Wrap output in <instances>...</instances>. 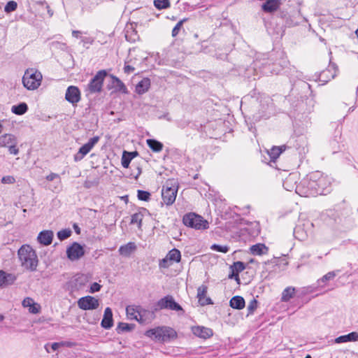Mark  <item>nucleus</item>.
<instances>
[{
	"label": "nucleus",
	"mask_w": 358,
	"mask_h": 358,
	"mask_svg": "<svg viewBox=\"0 0 358 358\" xmlns=\"http://www.w3.org/2000/svg\"><path fill=\"white\" fill-rule=\"evenodd\" d=\"M28 110V106L26 103H20L17 105H14L11 108V111L15 115H22L27 113Z\"/></svg>",
	"instance_id": "obj_29"
},
{
	"label": "nucleus",
	"mask_w": 358,
	"mask_h": 358,
	"mask_svg": "<svg viewBox=\"0 0 358 358\" xmlns=\"http://www.w3.org/2000/svg\"><path fill=\"white\" fill-rule=\"evenodd\" d=\"M257 308V301L255 299L251 300L248 306V315H252L254 313V311Z\"/></svg>",
	"instance_id": "obj_44"
},
{
	"label": "nucleus",
	"mask_w": 358,
	"mask_h": 358,
	"mask_svg": "<svg viewBox=\"0 0 358 358\" xmlns=\"http://www.w3.org/2000/svg\"><path fill=\"white\" fill-rule=\"evenodd\" d=\"M259 232H260L259 225L258 223H255V228H254V230H253L252 234V236H257V235H259Z\"/></svg>",
	"instance_id": "obj_56"
},
{
	"label": "nucleus",
	"mask_w": 358,
	"mask_h": 358,
	"mask_svg": "<svg viewBox=\"0 0 358 358\" xmlns=\"http://www.w3.org/2000/svg\"><path fill=\"white\" fill-rule=\"evenodd\" d=\"M107 72L105 70L99 71L96 75L90 80L86 87V92L90 94H96L101 92L103 84Z\"/></svg>",
	"instance_id": "obj_5"
},
{
	"label": "nucleus",
	"mask_w": 358,
	"mask_h": 358,
	"mask_svg": "<svg viewBox=\"0 0 358 358\" xmlns=\"http://www.w3.org/2000/svg\"><path fill=\"white\" fill-rule=\"evenodd\" d=\"M299 180V175L297 173H289L283 181V187L287 191H295L299 194L297 182Z\"/></svg>",
	"instance_id": "obj_12"
},
{
	"label": "nucleus",
	"mask_w": 358,
	"mask_h": 358,
	"mask_svg": "<svg viewBox=\"0 0 358 358\" xmlns=\"http://www.w3.org/2000/svg\"><path fill=\"white\" fill-rule=\"evenodd\" d=\"M13 282H11L10 278H6V285L12 284Z\"/></svg>",
	"instance_id": "obj_63"
},
{
	"label": "nucleus",
	"mask_w": 358,
	"mask_h": 358,
	"mask_svg": "<svg viewBox=\"0 0 358 358\" xmlns=\"http://www.w3.org/2000/svg\"><path fill=\"white\" fill-rule=\"evenodd\" d=\"M17 255L22 267L31 271L36 270L38 260L35 250L31 246L22 245Z\"/></svg>",
	"instance_id": "obj_2"
},
{
	"label": "nucleus",
	"mask_w": 358,
	"mask_h": 358,
	"mask_svg": "<svg viewBox=\"0 0 358 358\" xmlns=\"http://www.w3.org/2000/svg\"><path fill=\"white\" fill-rule=\"evenodd\" d=\"M157 306L159 309H169L171 310H183L181 306L175 301L171 295H166L157 301Z\"/></svg>",
	"instance_id": "obj_7"
},
{
	"label": "nucleus",
	"mask_w": 358,
	"mask_h": 358,
	"mask_svg": "<svg viewBox=\"0 0 358 358\" xmlns=\"http://www.w3.org/2000/svg\"><path fill=\"white\" fill-rule=\"evenodd\" d=\"M285 146H273L268 151V154L271 161H275L280 155L285 150Z\"/></svg>",
	"instance_id": "obj_31"
},
{
	"label": "nucleus",
	"mask_w": 358,
	"mask_h": 358,
	"mask_svg": "<svg viewBox=\"0 0 358 358\" xmlns=\"http://www.w3.org/2000/svg\"><path fill=\"white\" fill-rule=\"evenodd\" d=\"M137 196L141 201H148L150 199V194L147 191L138 190Z\"/></svg>",
	"instance_id": "obj_42"
},
{
	"label": "nucleus",
	"mask_w": 358,
	"mask_h": 358,
	"mask_svg": "<svg viewBox=\"0 0 358 358\" xmlns=\"http://www.w3.org/2000/svg\"><path fill=\"white\" fill-rule=\"evenodd\" d=\"M143 217V214L142 211H139L138 213H134L131 216V224H137L138 227L140 229L142 225V220Z\"/></svg>",
	"instance_id": "obj_36"
},
{
	"label": "nucleus",
	"mask_w": 358,
	"mask_h": 358,
	"mask_svg": "<svg viewBox=\"0 0 358 358\" xmlns=\"http://www.w3.org/2000/svg\"><path fill=\"white\" fill-rule=\"evenodd\" d=\"M78 306L84 310H95L99 306V301L92 296H83L78 299Z\"/></svg>",
	"instance_id": "obj_9"
},
{
	"label": "nucleus",
	"mask_w": 358,
	"mask_h": 358,
	"mask_svg": "<svg viewBox=\"0 0 358 358\" xmlns=\"http://www.w3.org/2000/svg\"><path fill=\"white\" fill-rule=\"evenodd\" d=\"M295 288L292 287L285 288L282 293V301L287 302L292 299L295 294Z\"/></svg>",
	"instance_id": "obj_32"
},
{
	"label": "nucleus",
	"mask_w": 358,
	"mask_h": 358,
	"mask_svg": "<svg viewBox=\"0 0 358 358\" xmlns=\"http://www.w3.org/2000/svg\"><path fill=\"white\" fill-rule=\"evenodd\" d=\"M356 106H353L352 107H350L348 110V112H352L354 111V110L355 109Z\"/></svg>",
	"instance_id": "obj_64"
},
{
	"label": "nucleus",
	"mask_w": 358,
	"mask_h": 358,
	"mask_svg": "<svg viewBox=\"0 0 358 358\" xmlns=\"http://www.w3.org/2000/svg\"><path fill=\"white\" fill-rule=\"evenodd\" d=\"M127 62H125L124 66V72L127 74H130L131 73L134 72L135 69L132 66L127 64Z\"/></svg>",
	"instance_id": "obj_53"
},
{
	"label": "nucleus",
	"mask_w": 358,
	"mask_h": 358,
	"mask_svg": "<svg viewBox=\"0 0 358 358\" xmlns=\"http://www.w3.org/2000/svg\"><path fill=\"white\" fill-rule=\"evenodd\" d=\"M150 80L148 78L142 79L136 86V92L138 94H143L150 87Z\"/></svg>",
	"instance_id": "obj_22"
},
{
	"label": "nucleus",
	"mask_w": 358,
	"mask_h": 358,
	"mask_svg": "<svg viewBox=\"0 0 358 358\" xmlns=\"http://www.w3.org/2000/svg\"><path fill=\"white\" fill-rule=\"evenodd\" d=\"M155 6L158 9H165L170 6L169 0H155Z\"/></svg>",
	"instance_id": "obj_41"
},
{
	"label": "nucleus",
	"mask_w": 358,
	"mask_h": 358,
	"mask_svg": "<svg viewBox=\"0 0 358 358\" xmlns=\"http://www.w3.org/2000/svg\"><path fill=\"white\" fill-rule=\"evenodd\" d=\"M65 99L73 106H76L81 99V93L79 88L73 85L69 86L66 91Z\"/></svg>",
	"instance_id": "obj_11"
},
{
	"label": "nucleus",
	"mask_w": 358,
	"mask_h": 358,
	"mask_svg": "<svg viewBox=\"0 0 358 358\" xmlns=\"http://www.w3.org/2000/svg\"><path fill=\"white\" fill-rule=\"evenodd\" d=\"M229 305L232 308L241 310L245 307V302L242 296H235L231 299Z\"/></svg>",
	"instance_id": "obj_27"
},
{
	"label": "nucleus",
	"mask_w": 358,
	"mask_h": 358,
	"mask_svg": "<svg viewBox=\"0 0 358 358\" xmlns=\"http://www.w3.org/2000/svg\"><path fill=\"white\" fill-rule=\"evenodd\" d=\"M231 270L234 271V273H235V280L239 283L240 279L238 276V273L245 270V265L242 262H236L233 264V265L231 266Z\"/></svg>",
	"instance_id": "obj_30"
},
{
	"label": "nucleus",
	"mask_w": 358,
	"mask_h": 358,
	"mask_svg": "<svg viewBox=\"0 0 358 358\" xmlns=\"http://www.w3.org/2000/svg\"><path fill=\"white\" fill-rule=\"evenodd\" d=\"M101 288V286L97 282H93L90 286V292L94 293L99 292Z\"/></svg>",
	"instance_id": "obj_51"
},
{
	"label": "nucleus",
	"mask_w": 358,
	"mask_h": 358,
	"mask_svg": "<svg viewBox=\"0 0 358 358\" xmlns=\"http://www.w3.org/2000/svg\"><path fill=\"white\" fill-rule=\"evenodd\" d=\"M17 7V3L15 1H10L5 6L4 11L6 13H10V12H13V11L15 10Z\"/></svg>",
	"instance_id": "obj_45"
},
{
	"label": "nucleus",
	"mask_w": 358,
	"mask_h": 358,
	"mask_svg": "<svg viewBox=\"0 0 358 358\" xmlns=\"http://www.w3.org/2000/svg\"><path fill=\"white\" fill-rule=\"evenodd\" d=\"M29 311L31 313H34V314L38 313L39 312L38 305L34 303V305H32L31 307H29Z\"/></svg>",
	"instance_id": "obj_54"
},
{
	"label": "nucleus",
	"mask_w": 358,
	"mask_h": 358,
	"mask_svg": "<svg viewBox=\"0 0 358 358\" xmlns=\"http://www.w3.org/2000/svg\"><path fill=\"white\" fill-rule=\"evenodd\" d=\"M111 77L113 79V84L117 87V89L123 93H127V90L124 83L114 76H111Z\"/></svg>",
	"instance_id": "obj_35"
},
{
	"label": "nucleus",
	"mask_w": 358,
	"mask_h": 358,
	"mask_svg": "<svg viewBox=\"0 0 358 358\" xmlns=\"http://www.w3.org/2000/svg\"><path fill=\"white\" fill-rule=\"evenodd\" d=\"M46 180L48 181H52L54 180H57L59 182H61L59 176L57 173H51L50 174L47 176Z\"/></svg>",
	"instance_id": "obj_50"
},
{
	"label": "nucleus",
	"mask_w": 358,
	"mask_h": 358,
	"mask_svg": "<svg viewBox=\"0 0 358 358\" xmlns=\"http://www.w3.org/2000/svg\"><path fill=\"white\" fill-rule=\"evenodd\" d=\"M101 325L106 329H110L113 325V313L110 308L107 307L104 310L103 317Z\"/></svg>",
	"instance_id": "obj_19"
},
{
	"label": "nucleus",
	"mask_w": 358,
	"mask_h": 358,
	"mask_svg": "<svg viewBox=\"0 0 358 358\" xmlns=\"http://www.w3.org/2000/svg\"><path fill=\"white\" fill-rule=\"evenodd\" d=\"M147 144L154 152H160L163 148V144L155 139H148Z\"/></svg>",
	"instance_id": "obj_34"
},
{
	"label": "nucleus",
	"mask_w": 358,
	"mask_h": 358,
	"mask_svg": "<svg viewBox=\"0 0 358 358\" xmlns=\"http://www.w3.org/2000/svg\"><path fill=\"white\" fill-rule=\"evenodd\" d=\"M185 20H186L185 19H183V20L179 21L176 24V25L173 27V29L172 30V36L175 37L178 34L179 31L180 30V29L182 26V24Z\"/></svg>",
	"instance_id": "obj_47"
},
{
	"label": "nucleus",
	"mask_w": 358,
	"mask_h": 358,
	"mask_svg": "<svg viewBox=\"0 0 358 358\" xmlns=\"http://www.w3.org/2000/svg\"><path fill=\"white\" fill-rule=\"evenodd\" d=\"M140 306L129 305L126 307L127 318L138 322L139 317Z\"/></svg>",
	"instance_id": "obj_21"
},
{
	"label": "nucleus",
	"mask_w": 358,
	"mask_h": 358,
	"mask_svg": "<svg viewBox=\"0 0 358 358\" xmlns=\"http://www.w3.org/2000/svg\"><path fill=\"white\" fill-rule=\"evenodd\" d=\"M173 264L168 257L166 256L162 259L159 260V268H168Z\"/></svg>",
	"instance_id": "obj_43"
},
{
	"label": "nucleus",
	"mask_w": 358,
	"mask_h": 358,
	"mask_svg": "<svg viewBox=\"0 0 358 358\" xmlns=\"http://www.w3.org/2000/svg\"><path fill=\"white\" fill-rule=\"evenodd\" d=\"M15 182V178L10 176H3L1 179V182L3 184H13Z\"/></svg>",
	"instance_id": "obj_48"
},
{
	"label": "nucleus",
	"mask_w": 358,
	"mask_h": 358,
	"mask_svg": "<svg viewBox=\"0 0 358 358\" xmlns=\"http://www.w3.org/2000/svg\"><path fill=\"white\" fill-rule=\"evenodd\" d=\"M207 290L208 287L205 285L199 286L197 289V298L201 306L213 304L210 298L206 296Z\"/></svg>",
	"instance_id": "obj_14"
},
{
	"label": "nucleus",
	"mask_w": 358,
	"mask_h": 358,
	"mask_svg": "<svg viewBox=\"0 0 358 358\" xmlns=\"http://www.w3.org/2000/svg\"><path fill=\"white\" fill-rule=\"evenodd\" d=\"M129 154H131L132 156V159L138 155V152L136 151L135 152H129Z\"/></svg>",
	"instance_id": "obj_60"
},
{
	"label": "nucleus",
	"mask_w": 358,
	"mask_h": 358,
	"mask_svg": "<svg viewBox=\"0 0 358 358\" xmlns=\"http://www.w3.org/2000/svg\"><path fill=\"white\" fill-rule=\"evenodd\" d=\"M166 256L168 257L169 259H170L173 263H178L180 262L181 259L180 252L176 248L171 250Z\"/></svg>",
	"instance_id": "obj_33"
},
{
	"label": "nucleus",
	"mask_w": 358,
	"mask_h": 358,
	"mask_svg": "<svg viewBox=\"0 0 358 358\" xmlns=\"http://www.w3.org/2000/svg\"><path fill=\"white\" fill-rule=\"evenodd\" d=\"M235 273H236V272L234 273V271L232 270V273H231V274H229V278H231V279L232 278L235 279Z\"/></svg>",
	"instance_id": "obj_61"
},
{
	"label": "nucleus",
	"mask_w": 358,
	"mask_h": 358,
	"mask_svg": "<svg viewBox=\"0 0 358 358\" xmlns=\"http://www.w3.org/2000/svg\"><path fill=\"white\" fill-rule=\"evenodd\" d=\"M340 272L339 270L329 271L324 275H323L321 278L318 279L317 281L318 287H324L325 284L331 280H333L337 274Z\"/></svg>",
	"instance_id": "obj_25"
},
{
	"label": "nucleus",
	"mask_w": 358,
	"mask_h": 358,
	"mask_svg": "<svg viewBox=\"0 0 358 358\" xmlns=\"http://www.w3.org/2000/svg\"><path fill=\"white\" fill-rule=\"evenodd\" d=\"M60 347H62L61 342L53 343L51 345L52 350H54V351L58 350Z\"/></svg>",
	"instance_id": "obj_58"
},
{
	"label": "nucleus",
	"mask_w": 358,
	"mask_h": 358,
	"mask_svg": "<svg viewBox=\"0 0 358 358\" xmlns=\"http://www.w3.org/2000/svg\"><path fill=\"white\" fill-rule=\"evenodd\" d=\"M131 155L129 153V152L124 151L122 157V166L124 168H128L129 165L132 159Z\"/></svg>",
	"instance_id": "obj_39"
},
{
	"label": "nucleus",
	"mask_w": 358,
	"mask_h": 358,
	"mask_svg": "<svg viewBox=\"0 0 358 358\" xmlns=\"http://www.w3.org/2000/svg\"><path fill=\"white\" fill-rule=\"evenodd\" d=\"M66 255L71 261H75L79 259L85 255V250L80 244L74 242L66 249Z\"/></svg>",
	"instance_id": "obj_10"
},
{
	"label": "nucleus",
	"mask_w": 358,
	"mask_h": 358,
	"mask_svg": "<svg viewBox=\"0 0 358 358\" xmlns=\"http://www.w3.org/2000/svg\"><path fill=\"white\" fill-rule=\"evenodd\" d=\"M74 229L76 231V233L79 234L80 233V229L78 228V226H76V224L74 225Z\"/></svg>",
	"instance_id": "obj_62"
},
{
	"label": "nucleus",
	"mask_w": 358,
	"mask_h": 358,
	"mask_svg": "<svg viewBox=\"0 0 358 358\" xmlns=\"http://www.w3.org/2000/svg\"><path fill=\"white\" fill-rule=\"evenodd\" d=\"M177 195V189L174 187H164L162 191V200L167 206L174 203Z\"/></svg>",
	"instance_id": "obj_13"
},
{
	"label": "nucleus",
	"mask_w": 358,
	"mask_h": 358,
	"mask_svg": "<svg viewBox=\"0 0 358 358\" xmlns=\"http://www.w3.org/2000/svg\"><path fill=\"white\" fill-rule=\"evenodd\" d=\"M192 331L196 336L204 339L210 338L213 334L211 329L200 326L193 327Z\"/></svg>",
	"instance_id": "obj_16"
},
{
	"label": "nucleus",
	"mask_w": 358,
	"mask_h": 358,
	"mask_svg": "<svg viewBox=\"0 0 358 358\" xmlns=\"http://www.w3.org/2000/svg\"><path fill=\"white\" fill-rule=\"evenodd\" d=\"M338 71V67L336 64L331 63L330 62V64L328 66V68L323 71L320 74L321 79H323L322 80L324 82H327L329 80H331L332 78H334L336 72Z\"/></svg>",
	"instance_id": "obj_15"
},
{
	"label": "nucleus",
	"mask_w": 358,
	"mask_h": 358,
	"mask_svg": "<svg viewBox=\"0 0 358 358\" xmlns=\"http://www.w3.org/2000/svg\"><path fill=\"white\" fill-rule=\"evenodd\" d=\"M139 317L138 322L140 324H147L150 322L155 317V314L153 312L145 309L140 306L139 309Z\"/></svg>",
	"instance_id": "obj_17"
},
{
	"label": "nucleus",
	"mask_w": 358,
	"mask_h": 358,
	"mask_svg": "<svg viewBox=\"0 0 358 358\" xmlns=\"http://www.w3.org/2000/svg\"><path fill=\"white\" fill-rule=\"evenodd\" d=\"M72 231L69 229H64L57 232V236L58 239L64 241L71 236Z\"/></svg>",
	"instance_id": "obj_40"
},
{
	"label": "nucleus",
	"mask_w": 358,
	"mask_h": 358,
	"mask_svg": "<svg viewBox=\"0 0 358 358\" xmlns=\"http://www.w3.org/2000/svg\"><path fill=\"white\" fill-rule=\"evenodd\" d=\"M134 324H127L124 322H120L117 327V331L118 333L124 332V331H130L134 328Z\"/></svg>",
	"instance_id": "obj_38"
},
{
	"label": "nucleus",
	"mask_w": 358,
	"mask_h": 358,
	"mask_svg": "<svg viewBox=\"0 0 358 358\" xmlns=\"http://www.w3.org/2000/svg\"><path fill=\"white\" fill-rule=\"evenodd\" d=\"M99 136H94L91 138L89 141L81 146L78 152L74 155V160L76 162L80 161L87 154H88L93 147L99 142Z\"/></svg>",
	"instance_id": "obj_8"
},
{
	"label": "nucleus",
	"mask_w": 358,
	"mask_h": 358,
	"mask_svg": "<svg viewBox=\"0 0 358 358\" xmlns=\"http://www.w3.org/2000/svg\"><path fill=\"white\" fill-rule=\"evenodd\" d=\"M80 31H76V30H73L72 31V36L75 38H82L80 36Z\"/></svg>",
	"instance_id": "obj_59"
},
{
	"label": "nucleus",
	"mask_w": 358,
	"mask_h": 358,
	"mask_svg": "<svg viewBox=\"0 0 358 358\" xmlns=\"http://www.w3.org/2000/svg\"><path fill=\"white\" fill-rule=\"evenodd\" d=\"M136 250V245L133 242H129L126 245H122L119 248V252L124 257H129Z\"/></svg>",
	"instance_id": "obj_24"
},
{
	"label": "nucleus",
	"mask_w": 358,
	"mask_h": 358,
	"mask_svg": "<svg viewBox=\"0 0 358 358\" xmlns=\"http://www.w3.org/2000/svg\"><path fill=\"white\" fill-rule=\"evenodd\" d=\"M280 6V0H267L262 4V8L266 13H272L277 10Z\"/></svg>",
	"instance_id": "obj_20"
},
{
	"label": "nucleus",
	"mask_w": 358,
	"mask_h": 358,
	"mask_svg": "<svg viewBox=\"0 0 358 358\" xmlns=\"http://www.w3.org/2000/svg\"><path fill=\"white\" fill-rule=\"evenodd\" d=\"M53 231L51 230H44L41 231L37 237L38 241L43 245H49L52 243L53 239Z\"/></svg>",
	"instance_id": "obj_18"
},
{
	"label": "nucleus",
	"mask_w": 358,
	"mask_h": 358,
	"mask_svg": "<svg viewBox=\"0 0 358 358\" xmlns=\"http://www.w3.org/2000/svg\"><path fill=\"white\" fill-rule=\"evenodd\" d=\"M16 144L17 143H13L11 145L8 147V151H9V152L10 154H13V155H17L18 154L19 150H18V148H17Z\"/></svg>",
	"instance_id": "obj_52"
},
{
	"label": "nucleus",
	"mask_w": 358,
	"mask_h": 358,
	"mask_svg": "<svg viewBox=\"0 0 358 358\" xmlns=\"http://www.w3.org/2000/svg\"><path fill=\"white\" fill-rule=\"evenodd\" d=\"M42 78L41 72L34 69H29L22 77L23 85L29 90H34L41 85Z\"/></svg>",
	"instance_id": "obj_4"
},
{
	"label": "nucleus",
	"mask_w": 358,
	"mask_h": 358,
	"mask_svg": "<svg viewBox=\"0 0 358 358\" xmlns=\"http://www.w3.org/2000/svg\"><path fill=\"white\" fill-rule=\"evenodd\" d=\"M182 222L185 226L196 229H205L208 227V222L206 220L193 213L185 215Z\"/></svg>",
	"instance_id": "obj_6"
},
{
	"label": "nucleus",
	"mask_w": 358,
	"mask_h": 358,
	"mask_svg": "<svg viewBox=\"0 0 358 358\" xmlns=\"http://www.w3.org/2000/svg\"><path fill=\"white\" fill-rule=\"evenodd\" d=\"M358 341V333L356 331L351 332L346 335L337 337L335 339L336 343H342L347 342H355Z\"/></svg>",
	"instance_id": "obj_23"
},
{
	"label": "nucleus",
	"mask_w": 358,
	"mask_h": 358,
	"mask_svg": "<svg viewBox=\"0 0 358 358\" xmlns=\"http://www.w3.org/2000/svg\"><path fill=\"white\" fill-rule=\"evenodd\" d=\"M330 179L320 171H315L307 175L299 184V195L301 196H315L330 192Z\"/></svg>",
	"instance_id": "obj_1"
},
{
	"label": "nucleus",
	"mask_w": 358,
	"mask_h": 358,
	"mask_svg": "<svg viewBox=\"0 0 358 358\" xmlns=\"http://www.w3.org/2000/svg\"><path fill=\"white\" fill-rule=\"evenodd\" d=\"M145 335L161 343L168 342L177 337V333L173 328L164 326L149 329Z\"/></svg>",
	"instance_id": "obj_3"
},
{
	"label": "nucleus",
	"mask_w": 358,
	"mask_h": 358,
	"mask_svg": "<svg viewBox=\"0 0 358 358\" xmlns=\"http://www.w3.org/2000/svg\"><path fill=\"white\" fill-rule=\"evenodd\" d=\"M13 143H17L16 138L10 134H6L0 137V145L2 147H8Z\"/></svg>",
	"instance_id": "obj_26"
},
{
	"label": "nucleus",
	"mask_w": 358,
	"mask_h": 358,
	"mask_svg": "<svg viewBox=\"0 0 358 358\" xmlns=\"http://www.w3.org/2000/svg\"><path fill=\"white\" fill-rule=\"evenodd\" d=\"M6 278H10L11 282H14L15 278L13 275L10 273H6L3 271H0V287L3 285H6Z\"/></svg>",
	"instance_id": "obj_37"
},
{
	"label": "nucleus",
	"mask_w": 358,
	"mask_h": 358,
	"mask_svg": "<svg viewBox=\"0 0 358 358\" xmlns=\"http://www.w3.org/2000/svg\"><path fill=\"white\" fill-rule=\"evenodd\" d=\"M62 347L71 348L74 345V343L70 341H62Z\"/></svg>",
	"instance_id": "obj_57"
},
{
	"label": "nucleus",
	"mask_w": 358,
	"mask_h": 358,
	"mask_svg": "<svg viewBox=\"0 0 358 358\" xmlns=\"http://www.w3.org/2000/svg\"><path fill=\"white\" fill-rule=\"evenodd\" d=\"M210 248L215 251L223 253H226L229 250V248L227 245H221L217 244H213Z\"/></svg>",
	"instance_id": "obj_46"
},
{
	"label": "nucleus",
	"mask_w": 358,
	"mask_h": 358,
	"mask_svg": "<svg viewBox=\"0 0 358 358\" xmlns=\"http://www.w3.org/2000/svg\"><path fill=\"white\" fill-rule=\"evenodd\" d=\"M250 252L254 255H262L268 252V248L263 243L253 245L250 248Z\"/></svg>",
	"instance_id": "obj_28"
},
{
	"label": "nucleus",
	"mask_w": 358,
	"mask_h": 358,
	"mask_svg": "<svg viewBox=\"0 0 358 358\" xmlns=\"http://www.w3.org/2000/svg\"><path fill=\"white\" fill-rule=\"evenodd\" d=\"M81 41L83 43L92 44V43L94 42V39L92 38H91V37H82L81 38Z\"/></svg>",
	"instance_id": "obj_55"
},
{
	"label": "nucleus",
	"mask_w": 358,
	"mask_h": 358,
	"mask_svg": "<svg viewBox=\"0 0 358 358\" xmlns=\"http://www.w3.org/2000/svg\"><path fill=\"white\" fill-rule=\"evenodd\" d=\"M34 300L30 298V297H27L25 298L23 301H22V306L24 307V308H27V307H31L32 305H34Z\"/></svg>",
	"instance_id": "obj_49"
}]
</instances>
